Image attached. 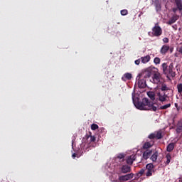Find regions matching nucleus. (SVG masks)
Returning a JSON list of instances; mask_svg holds the SVG:
<instances>
[{
    "label": "nucleus",
    "instance_id": "nucleus-1",
    "mask_svg": "<svg viewBox=\"0 0 182 182\" xmlns=\"http://www.w3.org/2000/svg\"><path fill=\"white\" fill-rule=\"evenodd\" d=\"M132 100L134 105L138 109L150 110L154 112L157 111V107L154 106L153 101L149 100L147 97H144L142 101H139V97H136L134 94H132Z\"/></svg>",
    "mask_w": 182,
    "mask_h": 182
},
{
    "label": "nucleus",
    "instance_id": "nucleus-2",
    "mask_svg": "<svg viewBox=\"0 0 182 182\" xmlns=\"http://www.w3.org/2000/svg\"><path fill=\"white\" fill-rule=\"evenodd\" d=\"M171 90L170 87L164 83L161 82V85H159V90L156 92V96L159 102H166L168 99V91Z\"/></svg>",
    "mask_w": 182,
    "mask_h": 182
},
{
    "label": "nucleus",
    "instance_id": "nucleus-3",
    "mask_svg": "<svg viewBox=\"0 0 182 182\" xmlns=\"http://www.w3.org/2000/svg\"><path fill=\"white\" fill-rule=\"evenodd\" d=\"M161 68L163 69V73L164 75L166 76L167 79L171 80V78L175 77L176 75V70L174 68V63H171L168 65L167 63H163L161 65Z\"/></svg>",
    "mask_w": 182,
    "mask_h": 182
},
{
    "label": "nucleus",
    "instance_id": "nucleus-4",
    "mask_svg": "<svg viewBox=\"0 0 182 182\" xmlns=\"http://www.w3.org/2000/svg\"><path fill=\"white\" fill-rule=\"evenodd\" d=\"M151 75L152 76V82L155 83L156 85H159V83H161V79H162V75L159 73V69L156 67L151 66Z\"/></svg>",
    "mask_w": 182,
    "mask_h": 182
},
{
    "label": "nucleus",
    "instance_id": "nucleus-5",
    "mask_svg": "<svg viewBox=\"0 0 182 182\" xmlns=\"http://www.w3.org/2000/svg\"><path fill=\"white\" fill-rule=\"evenodd\" d=\"M152 31L149 32L148 35L151 36V37H160V36L163 33V30L161 26H159V23H155V26L152 28Z\"/></svg>",
    "mask_w": 182,
    "mask_h": 182
},
{
    "label": "nucleus",
    "instance_id": "nucleus-6",
    "mask_svg": "<svg viewBox=\"0 0 182 182\" xmlns=\"http://www.w3.org/2000/svg\"><path fill=\"white\" fill-rule=\"evenodd\" d=\"M146 171L145 173V176L147 177L153 176V173L155 171L154 164H148L146 165Z\"/></svg>",
    "mask_w": 182,
    "mask_h": 182
},
{
    "label": "nucleus",
    "instance_id": "nucleus-7",
    "mask_svg": "<svg viewBox=\"0 0 182 182\" xmlns=\"http://www.w3.org/2000/svg\"><path fill=\"white\" fill-rule=\"evenodd\" d=\"M151 76V67H149L145 70L141 71V77L145 80L146 83V79H149Z\"/></svg>",
    "mask_w": 182,
    "mask_h": 182
},
{
    "label": "nucleus",
    "instance_id": "nucleus-8",
    "mask_svg": "<svg viewBox=\"0 0 182 182\" xmlns=\"http://www.w3.org/2000/svg\"><path fill=\"white\" fill-rule=\"evenodd\" d=\"M141 75H142V72H141L140 74L138 75L136 77V80H138V86L139 87V88H146V80L141 77Z\"/></svg>",
    "mask_w": 182,
    "mask_h": 182
},
{
    "label": "nucleus",
    "instance_id": "nucleus-9",
    "mask_svg": "<svg viewBox=\"0 0 182 182\" xmlns=\"http://www.w3.org/2000/svg\"><path fill=\"white\" fill-rule=\"evenodd\" d=\"M163 137L164 136L162 134L161 130L155 131V132H154L153 134H150L149 135V139H163Z\"/></svg>",
    "mask_w": 182,
    "mask_h": 182
},
{
    "label": "nucleus",
    "instance_id": "nucleus-10",
    "mask_svg": "<svg viewBox=\"0 0 182 182\" xmlns=\"http://www.w3.org/2000/svg\"><path fill=\"white\" fill-rule=\"evenodd\" d=\"M134 174L133 173H130L129 174H126V175H121L119 176L118 179L119 181H128V180L132 179L134 178Z\"/></svg>",
    "mask_w": 182,
    "mask_h": 182
},
{
    "label": "nucleus",
    "instance_id": "nucleus-11",
    "mask_svg": "<svg viewBox=\"0 0 182 182\" xmlns=\"http://www.w3.org/2000/svg\"><path fill=\"white\" fill-rule=\"evenodd\" d=\"M119 171H121V173L126 174L127 173H130L132 169H131L130 166H129V164H123V166H122L119 168Z\"/></svg>",
    "mask_w": 182,
    "mask_h": 182
},
{
    "label": "nucleus",
    "instance_id": "nucleus-12",
    "mask_svg": "<svg viewBox=\"0 0 182 182\" xmlns=\"http://www.w3.org/2000/svg\"><path fill=\"white\" fill-rule=\"evenodd\" d=\"M148 97H150L151 100L159 102L157 96V92H148Z\"/></svg>",
    "mask_w": 182,
    "mask_h": 182
},
{
    "label": "nucleus",
    "instance_id": "nucleus-13",
    "mask_svg": "<svg viewBox=\"0 0 182 182\" xmlns=\"http://www.w3.org/2000/svg\"><path fill=\"white\" fill-rule=\"evenodd\" d=\"M168 50H170L169 45H163L161 48L160 53H161V55H166V53H168Z\"/></svg>",
    "mask_w": 182,
    "mask_h": 182
},
{
    "label": "nucleus",
    "instance_id": "nucleus-14",
    "mask_svg": "<svg viewBox=\"0 0 182 182\" xmlns=\"http://www.w3.org/2000/svg\"><path fill=\"white\" fill-rule=\"evenodd\" d=\"M136 155H130V156H128L127 159V164H133L134 161H136Z\"/></svg>",
    "mask_w": 182,
    "mask_h": 182
},
{
    "label": "nucleus",
    "instance_id": "nucleus-15",
    "mask_svg": "<svg viewBox=\"0 0 182 182\" xmlns=\"http://www.w3.org/2000/svg\"><path fill=\"white\" fill-rule=\"evenodd\" d=\"M179 19V16L175 15L171 16V18H169L168 21V25H172L173 23H176V21H177V20Z\"/></svg>",
    "mask_w": 182,
    "mask_h": 182
},
{
    "label": "nucleus",
    "instance_id": "nucleus-16",
    "mask_svg": "<svg viewBox=\"0 0 182 182\" xmlns=\"http://www.w3.org/2000/svg\"><path fill=\"white\" fill-rule=\"evenodd\" d=\"M154 144V141H146L144 144L143 145V149L148 150L149 148H151Z\"/></svg>",
    "mask_w": 182,
    "mask_h": 182
},
{
    "label": "nucleus",
    "instance_id": "nucleus-17",
    "mask_svg": "<svg viewBox=\"0 0 182 182\" xmlns=\"http://www.w3.org/2000/svg\"><path fill=\"white\" fill-rule=\"evenodd\" d=\"M132 75L130 73H126L122 77V81H127V80H132Z\"/></svg>",
    "mask_w": 182,
    "mask_h": 182
},
{
    "label": "nucleus",
    "instance_id": "nucleus-18",
    "mask_svg": "<svg viewBox=\"0 0 182 182\" xmlns=\"http://www.w3.org/2000/svg\"><path fill=\"white\" fill-rule=\"evenodd\" d=\"M152 154V150H146L143 154V158L144 160H148L149 157L151 156Z\"/></svg>",
    "mask_w": 182,
    "mask_h": 182
},
{
    "label": "nucleus",
    "instance_id": "nucleus-19",
    "mask_svg": "<svg viewBox=\"0 0 182 182\" xmlns=\"http://www.w3.org/2000/svg\"><path fill=\"white\" fill-rule=\"evenodd\" d=\"M151 60V57L149 55H144V57H141V62L144 64L148 63Z\"/></svg>",
    "mask_w": 182,
    "mask_h": 182
},
{
    "label": "nucleus",
    "instance_id": "nucleus-20",
    "mask_svg": "<svg viewBox=\"0 0 182 182\" xmlns=\"http://www.w3.org/2000/svg\"><path fill=\"white\" fill-rule=\"evenodd\" d=\"M159 157V151H156L154 152V154L150 157L151 160L153 161V162H156L157 161V158Z\"/></svg>",
    "mask_w": 182,
    "mask_h": 182
},
{
    "label": "nucleus",
    "instance_id": "nucleus-21",
    "mask_svg": "<svg viewBox=\"0 0 182 182\" xmlns=\"http://www.w3.org/2000/svg\"><path fill=\"white\" fill-rule=\"evenodd\" d=\"M174 148H175V144L169 143V144L166 147V150H167V151H168V153H171V151H173Z\"/></svg>",
    "mask_w": 182,
    "mask_h": 182
},
{
    "label": "nucleus",
    "instance_id": "nucleus-22",
    "mask_svg": "<svg viewBox=\"0 0 182 182\" xmlns=\"http://www.w3.org/2000/svg\"><path fill=\"white\" fill-rule=\"evenodd\" d=\"M154 5L156 12H160V11H161V4H160L159 1H155Z\"/></svg>",
    "mask_w": 182,
    "mask_h": 182
},
{
    "label": "nucleus",
    "instance_id": "nucleus-23",
    "mask_svg": "<svg viewBox=\"0 0 182 182\" xmlns=\"http://www.w3.org/2000/svg\"><path fill=\"white\" fill-rule=\"evenodd\" d=\"M166 161L165 162V166H168V164H170V162L171 160V155L169 152L166 154Z\"/></svg>",
    "mask_w": 182,
    "mask_h": 182
},
{
    "label": "nucleus",
    "instance_id": "nucleus-24",
    "mask_svg": "<svg viewBox=\"0 0 182 182\" xmlns=\"http://www.w3.org/2000/svg\"><path fill=\"white\" fill-rule=\"evenodd\" d=\"M177 8L179 9L180 11H182V0H175Z\"/></svg>",
    "mask_w": 182,
    "mask_h": 182
},
{
    "label": "nucleus",
    "instance_id": "nucleus-25",
    "mask_svg": "<svg viewBox=\"0 0 182 182\" xmlns=\"http://www.w3.org/2000/svg\"><path fill=\"white\" fill-rule=\"evenodd\" d=\"M176 132H177V134H180L181 132H182V122H179L178 124Z\"/></svg>",
    "mask_w": 182,
    "mask_h": 182
},
{
    "label": "nucleus",
    "instance_id": "nucleus-26",
    "mask_svg": "<svg viewBox=\"0 0 182 182\" xmlns=\"http://www.w3.org/2000/svg\"><path fill=\"white\" fill-rule=\"evenodd\" d=\"M161 58H159V57H155V58L154 59V63L155 65H160L161 63Z\"/></svg>",
    "mask_w": 182,
    "mask_h": 182
},
{
    "label": "nucleus",
    "instance_id": "nucleus-27",
    "mask_svg": "<svg viewBox=\"0 0 182 182\" xmlns=\"http://www.w3.org/2000/svg\"><path fill=\"white\" fill-rule=\"evenodd\" d=\"M171 104L164 105V106H160L159 109H168V107H171Z\"/></svg>",
    "mask_w": 182,
    "mask_h": 182
},
{
    "label": "nucleus",
    "instance_id": "nucleus-28",
    "mask_svg": "<svg viewBox=\"0 0 182 182\" xmlns=\"http://www.w3.org/2000/svg\"><path fill=\"white\" fill-rule=\"evenodd\" d=\"M177 90H178V93L182 94V83H178L177 85Z\"/></svg>",
    "mask_w": 182,
    "mask_h": 182
},
{
    "label": "nucleus",
    "instance_id": "nucleus-29",
    "mask_svg": "<svg viewBox=\"0 0 182 182\" xmlns=\"http://www.w3.org/2000/svg\"><path fill=\"white\" fill-rule=\"evenodd\" d=\"M144 173H145V169H144V168H142L141 169H140L139 171H138L137 176H139V177L142 176H144Z\"/></svg>",
    "mask_w": 182,
    "mask_h": 182
},
{
    "label": "nucleus",
    "instance_id": "nucleus-30",
    "mask_svg": "<svg viewBox=\"0 0 182 182\" xmlns=\"http://www.w3.org/2000/svg\"><path fill=\"white\" fill-rule=\"evenodd\" d=\"M91 129L92 130H97L99 129V125H97V124H92Z\"/></svg>",
    "mask_w": 182,
    "mask_h": 182
},
{
    "label": "nucleus",
    "instance_id": "nucleus-31",
    "mask_svg": "<svg viewBox=\"0 0 182 182\" xmlns=\"http://www.w3.org/2000/svg\"><path fill=\"white\" fill-rule=\"evenodd\" d=\"M129 11L127 9H122L121 11V16H127L128 14Z\"/></svg>",
    "mask_w": 182,
    "mask_h": 182
},
{
    "label": "nucleus",
    "instance_id": "nucleus-32",
    "mask_svg": "<svg viewBox=\"0 0 182 182\" xmlns=\"http://www.w3.org/2000/svg\"><path fill=\"white\" fill-rule=\"evenodd\" d=\"M87 139H90V142H95L96 141L95 136H88Z\"/></svg>",
    "mask_w": 182,
    "mask_h": 182
},
{
    "label": "nucleus",
    "instance_id": "nucleus-33",
    "mask_svg": "<svg viewBox=\"0 0 182 182\" xmlns=\"http://www.w3.org/2000/svg\"><path fill=\"white\" fill-rule=\"evenodd\" d=\"M141 60V58H139L138 60H136L135 65H140Z\"/></svg>",
    "mask_w": 182,
    "mask_h": 182
},
{
    "label": "nucleus",
    "instance_id": "nucleus-34",
    "mask_svg": "<svg viewBox=\"0 0 182 182\" xmlns=\"http://www.w3.org/2000/svg\"><path fill=\"white\" fill-rule=\"evenodd\" d=\"M163 42L164 43H168L169 42V39L168 37H164L163 39Z\"/></svg>",
    "mask_w": 182,
    "mask_h": 182
},
{
    "label": "nucleus",
    "instance_id": "nucleus-35",
    "mask_svg": "<svg viewBox=\"0 0 182 182\" xmlns=\"http://www.w3.org/2000/svg\"><path fill=\"white\" fill-rule=\"evenodd\" d=\"M117 157H118V159L122 160V159H124V155H123V154H119Z\"/></svg>",
    "mask_w": 182,
    "mask_h": 182
},
{
    "label": "nucleus",
    "instance_id": "nucleus-36",
    "mask_svg": "<svg viewBox=\"0 0 182 182\" xmlns=\"http://www.w3.org/2000/svg\"><path fill=\"white\" fill-rule=\"evenodd\" d=\"M175 107L177 109V111H180L181 107L178 106V104L175 103Z\"/></svg>",
    "mask_w": 182,
    "mask_h": 182
},
{
    "label": "nucleus",
    "instance_id": "nucleus-37",
    "mask_svg": "<svg viewBox=\"0 0 182 182\" xmlns=\"http://www.w3.org/2000/svg\"><path fill=\"white\" fill-rule=\"evenodd\" d=\"M178 51H179L180 53H182V46L181 48H179Z\"/></svg>",
    "mask_w": 182,
    "mask_h": 182
},
{
    "label": "nucleus",
    "instance_id": "nucleus-38",
    "mask_svg": "<svg viewBox=\"0 0 182 182\" xmlns=\"http://www.w3.org/2000/svg\"><path fill=\"white\" fill-rule=\"evenodd\" d=\"M72 157H73V159H75V157H76V154H75V153L73 154Z\"/></svg>",
    "mask_w": 182,
    "mask_h": 182
},
{
    "label": "nucleus",
    "instance_id": "nucleus-39",
    "mask_svg": "<svg viewBox=\"0 0 182 182\" xmlns=\"http://www.w3.org/2000/svg\"><path fill=\"white\" fill-rule=\"evenodd\" d=\"M176 11H177V8H173V12H176Z\"/></svg>",
    "mask_w": 182,
    "mask_h": 182
},
{
    "label": "nucleus",
    "instance_id": "nucleus-40",
    "mask_svg": "<svg viewBox=\"0 0 182 182\" xmlns=\"http://www.w3.org/2000/svg\"><path fill=\"white\" fill-rule=\"evenodd\" d=\"M169 50H170L171 53H173V48H169Z\"/></svg>",
    "mask_w": 182,
    "mask_h": 182
},
{
    "label": "nucleus",
    "instance_id": "nucleus-41",
    "mask_svg": "<svg viewBox=\"0 0 182 182\" xmlns=\"http://www.w3.org/2000/svg\"><path fill=\"white\" fill-rule=\"evenodd\" d=\"M179 181H180V182H182V178L179 179Z\"/></svg>",
    "mask_w": 182,
    "mask_h": 182
},
{
    "label": "nucleus",
    "instance_id": "nucleus-42",
    "mask_svg": "<svg viewBox=\"0 0 182 182\" xmlns=\"http://www.w3.org/2000/svg\"><path fill=\"white\" fill-rule=\"evenodd\" d=\"M131 182H136V181H131Z\"/></svg>",
    "mask_w": 182,
    "mask_h": 182
}]
</instances>
